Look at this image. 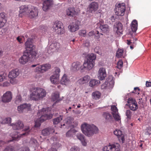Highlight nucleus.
<instances>
[{"instance_id": "obj_43", "label": "nucleus", "mask_w": 151, "mask_h": 151, "mask_svg": "<svg viewBox=\"0 0 151 151\" xmlns=\"http://www.w3.org/2000/svg\"><path fill=\"white\" fill-rule=\"evenodd\" d=\"M59 95L58 93H54L52 94V99L54 101H57L59 100Z\"/></svg>"}, {"instance_id": "obj_7", "label": "nucleus", "mask_w": 151, "mask_h": 151, "mask_svg": "<svg viewBox=\"0 0 151 151\" xmlns=\"http://www.w3.org/2000/svg\"><path fill=\"white\" fill-rule=\"evenodd\" d=\"M120 147L119 144L115 143L106 145L103 148V149L104 151H119Z\"/></svg>"}, {"instance_id": "obj_53", "label": "nucleus", "mask_w": 151, "mask_h": 151, "mask_svg": "<svg viewBox=\"0 0 151 151\" xmlns=\"http://www.w3.org/2000/svg\"><path fill=\"white\" fill-rule=\"evenodd\" d=\"M77 138L80 141L83 139L84 137V136L80 133H78L76 135Z\"/></svg>"}, {"instance_id": "obj_29", "label": "nucleus", "mask_w": 151, "mask_h": 151, "mask_svg": "<svg viewBox=\"0 0 151 151\" xmlns=\"http://www.w3.org/2000/svg\"><path fill=\"white\" fill-rule=\"evenodd\" d=\"M54 132V130L52 128H46L43 129L42 132V134L45 136L49 135L51 133Z\"/></svg>"}, {"instance_id": "obj_5", "label": "nucleus", "mask_w": 151, "mask_h": 151, "mask_svg": "<svg viewBox=\"0 0 151 151\" xmlns=\"http://www.w3.org/2000/svg\"><path fill=\"white\" fill-rule=\"evenodd\" d=\"M52 28L55 32L58 35H61L65 32L63 23L60 22H56L53 24Z\"/></svg>"}, {"instance_id": "obj_30", "label": "nucleus", "mask_w": 151, "mask_h": 151, "mask_svg": "<svg viewBox=\"0 0 151 151\" xmlns=\"http://www.w3.org/2000/svg\"><path fill=\"white\" fill-rule=\"evenodd\" d=\"M6 22V20L4 13L0 14V28L2 27Z\"/></svg>"}, {"instance_id": "obj_54", "label": "nucleus", "mask_w": 151, "mask_h": 151, "mask_svg": "<svg viewBox=\"0 0 151 151\" xmlns=\"http://www.w3.org/2000/svg\"><path fill=\"white\" fill-rule=\"evenodd\" d=\"M78 34L80 36L85 37L86 35V31L85 30H81L79 31Z\"/></svg>"}, {"instance_id": "obj_63", "label": "nucleus", "mask_w": 151, "mask_h": 151, "mask_svg": "<svg viewBox=\"0 0 151 151\" xmlns=\"http://www.w3.org/2000/svg\"><path fill=\"white\" fill-rule=\"evenodd\" d=\"M19 151H29V150L28 147H24L21 149Z\"/></svg>"}, {"instance_id": "obj_22", "label": "nucleus", "mask_w": 151, "mask_h": 151, "mask_svg": "<svg viewBox=\"0 0 151 151\" xmlns=\"http://www.w3.org/2000/svg\"><path fill=\"white\" fill-rule=\"evenodd\" d=\"M78 23L76 22H73L71 23L68 27L69 31L71 32H74L79 29Z\"/></svg>"}, {"instance_id": "obj_47", "label": "nucleus", "mask_w": 151, "mask_h": 151, "mask_svg": "<svg viewBox=\"0 0 151 151\" xmlns=\"http://www.w3.org/2000/svg\"><path fill=\"white\" fill-rule=\"evenodd\" d=\"M74 131L73 130H70L68 131L66 133V136L67 137H72Z\"/></svg>"}, {"instance_id": "obj_2", "label": "nucleus", "mask_w": 151, "mask_h": 151, "mask_svg": "<svg viewBox=\"0 0 151 151\" xmlns=\"http://www.w3.org/2000/svg\"><path fill=\"white\" fill-rule=\"evenodd\" d=\"M81 128L82 132L88 137H91L98 132V128L93 124L84 123L81 125Z\"/></svg>"}, {"instance_id": "obj_36", "label": "nucleus", "mask_w": 151, "mask_h": 151, "mask_svg": "<svg viewBox=\"0 0 151 151\" xmlns=\"http://www.w3.org/2000/svg\"><path fill=\"white\" fill-rule=\"evenodd\" d=\"M131 28L133 32H135L137 29V22L135 19L132 22L131 25Z\"/></svg>"}, {"instance_id": "obj_51", "label": "nucleus", "mask_w": 151, "mask_h": 151, "mask_svg": "<svg viewBox=\"0 0 151 151\" xmlns=\"http://www.w3.org/2000/svg\"><path fill=\"white\" fill-rule=\"evenodd\" d=\"M6 74L5 73H3L0 75V82H2L6 79Z\"/></svg>"}, {"instance_id": "obj_35", "label": "nucleus", "mask_w": 151, "mask_h": 151, "mask_svg": "<svg viewBox=\"0 0 151 151\" xmlns=\"http://www.w3.org/2000/svg\"><path fill=\"white\" fill-rule=\"evenodd\" d=\"M106 82L109 85L108 86L112 87L114 84V80L112 76H110L106 79Z\"/></svg>"}, {"instance_id": "obj_10", "label": "nucleus", "mask_w": 151, "mask_h": 151, "mask_svg": "<svg viewBox=\"0 0 151 151\" xmlns=\"http://www.w3.org/2000/svg\"><path fill=\"white\" fill-rule=\"evenodd\" d=\"M30 6L31 5H22L20 6L19 11V16L21 17H22V14L28 15Z\"/></svg>"}, {"instance_id": "obj_55", "label": "nucleus", "mask_w": 151, "mask_h": 151, "mask_svg": "<svg viewBox=\"0 0 151 151\" xmlns=\"http://www.w3.org/2000/svg\"><path fill=\"white\" fill-rule=\"evenodd\" d=\"M108 83H107V82H105L101 86V88L102 89H105L106 88H112L108 86H109Z\"/></svg>"}, {"instance_id": "obj_44", "label": "nucleus", "mask_w": 151, "mask_h": 151, "mask_svg": "<svg viewBox=\"0 0 151 151\" xmlns=\"http://www.w3.org/2000/svg\"><path fill=\"white\" fill-rule=\"evenodd\" d=\"M60 69L58 68H56L53 72V74L52 75L60 77Z\"/></svg>"}, {"instance_id": "obj_26", "label": "nucleus", "mask_w": 151, "mask_h": 151, "mask_svg": "<svg viewBox=\"0 0 151 151\" xmlns=\"http://www.w3.org/2000/svg\"><path fill=\"white\" fill-rule=\"evenodd\" d=\"M60 83L63 85L68 86L70 83V80L66 74H64L60 81Z\"/></svg>"}, {"instance_id": "obj_16", "label": "nucleus", "mask_w": 151, "mask_h": 151, "mask_svg": "<svg viewBox=\"0 0 151 151\" xmlns=\"http://www.w3.org/2000/svg\"><path fill=\"white\" fill-rule=\"evenodd\" d=\"M82 65L80 62H74L72 64L70 69L73 71H76L80 69L83 70L82 69Z\"/></svg>"}, {"instance_id": "obj_34", "label": "nucleus", "mask_w": 151, "mask_h": 151, "mask_svg": "<svg viewBox=\"0 0 151 151\" xmlns=\"http://www.w3.org/2000/svg\"><path fill=\"white\" fill-rule=\"evenodd\" d=\"M50 81L52 84H58L59 82V77L52 75L50 77Z\"/></svg>"}, {"instance_id": "obj_31", "label": "nucleus", "mask_w": 151, "mask_h": 151, "mask_svg": "<svg viewBox=\"0 0 151 151\" xmlns=\"http://www.w3.org/2000/svg\"><path fill=\"white\" fill-rule=\"evenodd\" d=\"M67 14L69 16L73 17L78 13V11L75 10L73 8H70L68 9L66 11Z\"/></svg>"}, {"instance_id": "obj_20", "label": "nucleus", "mask_w": 151, "mask_h": 151, "mask_svg": "<svg viewBox=\"0 0 151 151\" xmlns=\"http://www.w3.org/2000/svg\"><path fill=\"white\" fill-rule=\"evenodd\" d=\"M29 53V57L30 59L34 60L38 57H40L42 56L41 54L40 53H38L37 51L32 50L29 52H27Z\"/></svg>"}, {"instance_id": "obj_52", "label": "nucleus", "mask_w": 151, "mask_h": 151, "mask_svg": "<svg viewBox=\"0 0 151 151\" xmlns=\"http://www.w3.org/2000/svg\"><path fill=\"white\" fill-rule=\"evenodd\" d=\"M123 66V63L121 60H119L117 63V67L119 69L121 68Z\"/></svg>"}, {"instance_id": "obj_4", "label": "nucleus", "mask_w": 151, "mask_h": 151, "mask_svg": "<svg viewBox=\"0 0 151 151\" xmlns=\"http://www.w3.org/2000/svg\"><path fill=\"white\" fill-rule=\"evenodd\" d=\"M96 58V56L93 54H88L87 56V60L85 61L82 65V69L83 70L85 69L88 70H91L94 65V60Z\"/></svg>"}, {"instance_id": "obj_25", "label": "nucleus", "mask_w": 151, "mask_h": 151, "mask_svg": "<svg viewBox=\"0 0 151 151\" xmlns=\"http://www.w3.org/2000/svg\"><path fill=\"white\" fill-rule=\"evenodd\" d=\"M28 134V132H25L24 133L21 134H19L16 131L14 132V133L11 134V135L13 140H17V139L19 137H23L24 136H27Z\"/></svg>"}, {"instance_id": "obj_42", "label": "nucleus", "mask_w": 151, "mask_h": 151, "mask_svg": "<svg viewBox=\"0 0 151 151\" xmlns=\"http://www.w3.org/2000/svg\"><path fill=\"white\" fill-rule=\"evenodd\" d=\"M103 116L106 121L110 122L111 121L112 117L110 114L107 113H105L103 114Z\"/></svg>"}, {"instance_id": "obj_39", "label": "nucleus", "mask_w": 151, "mask_h": 151, "mask_svg": "<svg viewBox=\"0 0 151 151\" xmlns=\"http://www.w3.org/2000/svg\"><path fill=\"white\" fill-rule=\"evenodd\" d=\"M100 82L99 81L96 79H91L89 82V86L91 87L98 85L100 83Z\"/></svg>"}, {"instance_id": "obj_21", "label": "nucleus", "mask_w": 151, "mask_h": 151, "mask_svg": "<svg viewBox=\"0 0 151 151\" xmlns=\"http://www.w3.org/2000/svg\"><path fill=\"white\" fill-rule=\"evenodd\" d=\"M10 126H12L13 129L14 130H19L23 128L24 124L22 122L18 121L16 122L10 124Z\"/></svg>"}, {"instance_id": "obj_37", "label": "nucleus", "mask_w": 151, "mask_h": 151, "mask_svg": "<svg viewBox=\"0 0 151 151\" xmlns=\"http://www.w3.org/2000/svg\"><path fill=\"white\" fill-rule=\"evenodd\" d=\"M12 122L11 119L10 117L3 118L0 120V123L2 124H10Z\"/></svg>"}, {"instance_id": "obj_24", "label": "nucleus", "mask_w": 151, "mask_h": 151, "mask_svg": "<svg viewBox=\"0 0 151 151\" xmlns=\"http://www.w3.org/2000/svg\"><path fill=\"white\" fill-rule=\"evenodd\" d=\"M114 134L116 135L119 139L123 143L125 140V135L122 134V131L119 129H116L114 131Z\"/></svg>"}, {"instance_id": "obj_60", "label": "nucleus", "mask_w": 151, "mask_h": 151, "mask_svg": "<svg viewBox=\"0 0 151 151\" xmlns=\"http://www.w3.org/2000/svg\"><path fill=\"white\" fill-rule=\"evenodd\" d=\"M70 151H79L80 149L78 147L76 146H74L70 149Z\"/></svg>"}, {"instance_id": "obj_41", "label": "nucleus", "mask_w": 151, "mask_h": 151, "mask_svg": "<svg viewBox=\"0 0 151 151\" xmlns=\"http://www.w3.org/2000/svg\"><path fill=\"white\" fill-rule=\"evenodd\" d=\"M41 65L43 73L47 71L51 67V65L49 64H46Z\"/></svg>"}, {"instance_id": "obj_17", "label": "nucleus", "mask_w": 151, "mask_h": 151, "mask_svg": "<svg viewBox=\"0 0 151 151\" xmlns=\"http://www.w3.org/2000/svg\"><path fill=\"white\" fill-rule=\"evenodd\" d=\"M106 76V73L105 68H100L98 71L97 76L98 79L100 80L104 79Z\"/></svg>"}, {"instance_id": "obj_6", "label": "nucleus", "mask_w": 151, "mask_h": 151, "mask_svg": "<svg viewBox=\"0 0 151 151\" xmlns=\"http://www.w3.org/2000/svg\"><path fill=\"white\" fill-rule=\"evenodd\" d=\"M126 7L124 3L119 4L116 5L115 11L117 15L123 16Z\"/></svg>"}, {"instance_id": "obj_3", "label": "nucleus", "mask_w": 151, "mask_h": 151, "mask_svg": "<svg viewBox=\"0 0 151 151\" xmlns=\"http://www.w3.org/2000/svg\"><path fill=\"white\" fill-rule=\"evenodd\" d=\"M46 92L45 90L36 88L33 89L30 97L32 100L38 101L42 99L46 96Z\"/></svg>"}, {"instance_id": "obj_15", "label": "nucleus", "mask_w": 151, "mask_h": 151, "mask_svg": "<svg viewBox=\"0 0 151 151\" xmlns=\"http://www.w3.org/2000/svg\"><path fill=\"white\" fill-rule=\"evenodd\" d=\"M122 24L119 22L116 23L114 25V31L117 35H120L122 34Z\"/></svg>"}, {"instance_id": "obj_48", "label": "nucleus", "mask_w": 151, "mask_h": 151, "mask_svg": "<svg viewBox=\"0 0 151 151\" xmlns=\"http://www.w3.org/2000/svg\"><path fill=\"white\" fill-rule=\"evenodd\" d=\"M126 115L127 117V118L129 119L131 118L132 113L131 111L129 110H127L125 112Z\"/></svg>"}, {"instance_id": "obj_27", "label": "nucleus", "mask_w": 151, "mask_h": 151, "mask_svg": "<svg viewBox=\"0 0 151 151\" xmlns=\"http://www.w3.org/2000/svg\"><path fill=\"white\" fill-rule=\"evenodd\" d=\"M52 4V1L51 0H46L43 2V10L46 11L49 9L51 5Z\"/></svg>"}, {"instance_id": "obj_38", "label": "nucleus", "mask_w": 151, "mask_h": 151, "mask_svg": "<svg viewBox=\"0 0 151 151\" xmlns=\"http://www.w3.org/2000/svg\"><path fill=\"white\" fill-rule=\"evenodd\" d=\"M101 95V93L97 91L93 92L92 94V98L96 100L99 99L100 98Z\"/></svg>"}, {"instance_id": "obj_19", "label": "nucleus", "mask_w": 151, "mask_h": 151, "mask_svg": "<svg viewBox=\"0 0 151 151\" xmlns=\"http://www.w3.org/2000/svg\"><path fill=\"white\" fill-rule=\"evenodd\" d=\"M25 48L27 52H29L34 50L35 46L32 44L31 39H28L25 44Z\"/></svg>"}, {"instance_id": "obj_23", "label": "nucleus", "mask_w": 151, "mask_h": 151, "mask_svg": "<svg viewBox=\"0 0 151 151\" xmlns=\"http://www.w3.org/2000/svg\"><path fill=\"white\" fill-rule=\"evenodd\" d=\"M31 109V105L29 104H24L17 107V110L19 113H22L24 110H29Z\"/></svg>"}, {"instance_id": "obj_11", "label": "nucleus", "mask_w": 151, "mask_h": 151, "mask_svg": "<svg viewBox=\"0 0 151 151\" xmlns=\"http://www.w3.org/2000/svg\"><path fill=\"white\" fill-rule=\"evenodd\" d=\"M128 105L131 110L133 111L136 110L138 108L137 103L135 100L133 99L130 98L128 99L127 101Z\"/></svg>"}, {"instance_id": "obj_12", "label": "nucleus", "mask_w": 151, "mask_h": 151, "mask_svg": "<svg viewBox=\"0 0 151 151\" xmlns=\"http://www.w3.org/2000/svg\"><path fill=\"white\" fill-rule=\"evenodd\" d=\"M12 94L11 91H7L5 93L2 97V101L4 103L10 102L12 99Z\"/></svg>"}, {"instance_id": "obj_32", "label": "nucleus", "mask_w": 151, "mask_h": 151, "mask_svg": "<svg viewBox=\"0 0 151 151\" xmlns=\"http://www.w3.org/2000/svg\"><path fill=\"white\" fill-rule=\"evenodd\" d=\"M31 67H36L35 70V72L37 73L40 74L43 73L41 65H32Z\"/></svg>"}, {"instance_id": "obj_33", "label": "nucleus", "mask_w": 151, "mask_h": 151, "mask_svg": "<svg viewBox=\"0 0 151 151\" xmlns=\"http://www.w3.org/2000/svg\"><path fill=\"white\" fill-rule=\"evenodd\" d=\"M90 78L89 76H86L79 79L78 82L81 84L86 83L88 82Z\"/></svg>"}, {"instance_id": "obj_13", "label": "nucleus", "mask_w": 151, "mask_h": 151, "mask_svg": "<svg viewBox=\"0 0 151 151\" xmlns=\"http://www.w3.org/2000/svg\"><path fill=\"white\" fill-rule=\"evenodd\" d=\"M111 113L114 119L116 121L120 120L121 119L120 116L119 115L118 109L115 105L111 106Z\"/></svg>"}, {"instance_id": "obj_50", "label": "nucleus", "mask_w": 151, "mask_h": 151, "mask_svg": "<svg viewBox=\"0 0 151 151\" xmlns=\"http://www.w3.org/2000/svg\"><path fill=\"white\" fill-rule=\"evenodd\" d=\"M22 101L21 96L19 95H18L16 96L15 100V102L16 104H18Z\"/></svg>"}, {"instance_id": "obj_18", "label": "nucleus", "mask_w": 151, "mask_h": 151, "mask_svg": "<svg viewBox=\"0 0 151 151\" xmlns=\"http://www.w3.org/2000/svg\"><path fill=\"white\" fill-rule=\"evenodd\" d=\"M29 60H30L29 57V53L25 52L19 59V63L22 64L24 65L27 63Z\"/></svg>"}, {"instance_id": "obj_45", "label": "nucleus", "mask_w": 151, "mask_h": 151, "mask_svg": "<svg viewBox=\"0 0 151 151\" xmlns=\"http://www.w3.org/2000/svg\"><path fill=\"white\" fill-rule=\"evenodd\" d=\"M124 52L123 50L122 49H119L117 51L116 56L118 57H120L122 56H123V57H124V56H123Z\"/></svg>"}, {"instance_id": "obj_49", "label": "nucleus", "mask_w": 151, "mask_h": 151, "mask_svg": "<svg viewBox=\"0 0 151 151\" xmlns=\"http://www.w3.org/2000/svg\"><path fill=\"white\" fill-rule=\"evenodd\" d=\"M65 122H66V124H68L72 123L73 122V118L71 117H68L65 120Z\"/></svg>"}, {"instance_id": "obj_61", "label": "nucleus", "mask_w": 151, "mask_h": 151, "mask_svg": "<svg viewBox=\"0 0 151 151\" xmlns=\"http://www.w3.org/2000/svg\"><path fill=\"white\" fill-rule=\"evenodd\" d=\"M84 45L85 46L87 47L90 46V44L89 41L88 40H86L84 43Z\"/></svg>"}, {"instance_id": "obj_1", "label": "nucleus", "mask_w": 151, "mask_h": 151, "mask_svg": "<svg viewBox=\"0 0 151 151\" xmlns=\"http://www.w3.org/2000/svg\"><path fill=\"white\" fill-rule=\"evenodd\" d=\"M50 109L43 108L39 110L37 115L38 118L35 121V127L38 128L41 125V123L47 119L52 118V114L50 113Z\"/></svg>"}, {"instance_id": "obj_59", "label": "nucleus", "mask_w": 151, "mask_h": 151, "mask_svg": "<svg viewBox=\"0 0 151 151\" xmlns=\"http://www.w3.org/2000/svg\"><path fill=\"white\" fill-rule=\"evenodd\" d=\"M81 142L83 146H86L87 143V141L85 139V138L83 139L81 141Z\"/></svg>"}, {"instance_id": "obj_58", "label": "nucleus", "mask_w": 151, "mask_h": 151, "mask_svg": "<svg viewBox=\"0 0 151 151\" xmlns=\"http://www.w3.org/2000/svg\"><path fill=\"white\" fill-rule=\"evenodd\" d=\"M95 52L99 54L100 55H101V53L99 50V47H97L95 48L94 49Z\"/></svg>"}, {"instance_id": "obj_46", "label": "nucleus", "mask_w": 151, "mask_h": 151, "mask_svg": "<svg viewBox=\"0 0 151 151\" xmlns=\"http://www.w3.org/2000/svg\"><path fill=\"white\" fill-rule=\"evenodd\" d=\"M62 119V117L61 116L54 119L53 120V124H58Z\"/></svg>"}, {"instance_id": "obj_56", "label": "nucleus", "mask_w": 151, "mask_h": 151, "mask_svg": "<svg viewBox=\"0 0 151 151\" xmlns=\"http://www.w3.org/2000/svg\"><path fill=\"white\" fill-rule=\"evenodd\" d=\"M30 143L32 145H35L36 146L37 145V141L36 140L33 138H32L31 139L30 142Z\"/></svg>"}, {"instance_id": "obj_9", "label": "nucleus", "mask_w": 151, "mask_h": 151, "mask_svg": "<svg viewBox=\"0 0 151 151\" xmlns=\"http://www.w3.org/2000/svg\"><path fill=\"white\" fill-rule=\"evenodd\" d=\"M38 11L37 8L31 5L28 15L31 18H36L38 15Z\"/></svg>"}, {"instance_id": "obj_40", "label": "nucleus", "mask_w": 151, "mask_h": 151, "mask_svg": "<svg viewBox=\"0 0 151 151\" xmlns=\"http://www.w3.org/2000/svg\"><path fill=\"white\" fill-rule=\"evenodd\" d=\"M100 28L104 33H106L109 30V28L107 25H101Z\"/></svg>"}, {"instance_id": "obj_14", "label": "nucleus", "mask_w": 151, "mask_h": 151, "mask_svg": "<svg viewBox=\"0 0 151 151\" xmlns=\"http://www.w3.org/2000/svg\"><path fill=\"white\" fill-rule=\"evenodd\" d=\"M99 7V4L96 2H93L91 3L88 5V9L91 13H94L96 11Z\"/></svg>"}, {"instance_id": "obj_28", "label": "nucleus", "mask_w": 151, "mask_h": 151, "mask_svg": "<svg viewBox=\"0 0 151 151\" xmlns=\"http://www.w3.org/2000/svg\"><path fill=\"white\" fill-rule=\"evenodd\" d=\"M59 47V43L56 42H53L50 45L49 49L50 50L51 52H54L56 51L57 49Z\"/></svg>"}, {"instance_id": "obj_8", "label": "nucleus", "mask_w": 151, "mask_h": 151, "mask_svg": "<svg viewBox=\"0 0 151 151\" xmlns=\"http://www.w3.org/2000/svg\"><path fill=\"white\" fill-rule=\"evenodd\" d=\"M19 74V72L18 70L17 69L12 70L9 73L8 77L11 78L10 80V82L11 83L14 84L17 83V81H14L13 79L17 77Z\"/></svg>"}, {"instance_id": "obj_57", "label": "nucleus", "mask_w": 151, "mask_h": 151, "mask_svg": "<svg viewBox=\"0 0 151 151\" xmlns=\"http://www.w3.org/2000/svg\"><path fill=\"white\" fill-rule=\"evenodd\" d=\"M95 32H96L97 34H99V32L98 31H91L88 33V35L89 36H92L94 35L95 33Z\"/></svg>"}, {"instance_id": "obj_64", "label": "nucleus", "mask_w": 151, "mask_h": 151, "mask_svg": "<svg viewBox=\"0 0 151 151\" xmlns=\"http://www.w3.org/2000/svg\"><path fill=\"white\" fill-rule=\"evenodd\" d=\"M147 132L146 133V134L147 135H150L151 134V129L150 128H147L146 129Z\"/></svg>"}, {"instance_id": "obj_62", "label": "nucleus", "mask_w": 151, "mask_h": 151, "mask_svg": "<svg viewBox=\"0 0 151 151\" xmlns=\"http://www.w3.org/2000/svg\"><path fill=\"white\" fill-rule=\"evenodd\" d=\"M23 37H22V36H19L17 38V40L20 43H22V40Z\"/></svg>"}]
</instances>
